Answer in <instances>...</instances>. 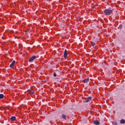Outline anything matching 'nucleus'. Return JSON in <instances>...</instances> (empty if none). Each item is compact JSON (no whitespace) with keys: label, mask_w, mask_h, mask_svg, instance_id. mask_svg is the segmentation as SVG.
<instances>
[{"label":"nucleus","mask_w":125,"mask_h":125,"mask_svg":"<svg viewBox=\"0 0 125 125\" xmlns=\"http://www.w3.org/2000/svg\"><path fill=\"white\" fill-rule=\"evenodd\" d=\"M113 12V11L111 9H106L104 10V15H110Z\"/></svg>","instance_id":"f257e3e1"},{"label":"nucleus","mask_w":125,"mask_h":125,"mask_svg":"<svg viewBox=\"0 0 125 125\" xmlns=\"http://www.w3.org/2000/svg\"><path fill=\"white\" fill-rule=\"evenodd\" d=\"M36 59H37V57L36 56H32L29 59V62H33V61L36 60Z\"/></svg>","instance_id":"f03ea898"},{"label":"nucleus","mask_w":125,"mask_h":125,"mask_svg":"<svg viewBox=\"0 0 125 125\" xmlns=\"http://www.w3.org/2000/svg\"><path fill=\"white\" fill-rule=\"evenodd\" d=\"M91 97H87L84 101L85 103H88V102H91Z\"/></svg>","instance_id":"7ed1b4c3"},{"label":"nucleus","mask_w":125,"mask_h":125,"mask_svg":"<svg viewBox=\"0 0 125 125\" xmlns=\"http://www.w3.org/2000/svg\"><path fill=\"white\" fill-rule=\"evenodd\" d=\"M67 56H68V51H67V50H65L63 54V57L64 59H67Z\"/></svg>","instance_id":"20e7f679"},{"label":"nucleus","mask_w":125,"mask_h":125,"mask_svg":"<svg viewBox=\"0 0 125 125\" xmlns=\"http://www.w3.org/2000/svg\"><path fill=\"white\" fill-rule=\"evenodd\" d=\"M28 92L31 95H33V94L35 93V91H34V90L33 89H29V90H28Z\"/></svg>","instance_id":"39448f33"},{"label":"nucleus","mask_w":125,"mask_h":125,"mask_svg":"<svg viewBox=\"0 0 125 125\" xmlns=\"http://www.w3.org/2000/svg\"><path fill=\"white\" fill-rule=\"evenodd\" d=\"M88 82H89V79H88V78H87V79L83 80V83H88Z\"/></svg>","instance_id":"423d86ee"},{"label":"nucleus","mask_w":125,"mask_h":125,"mask_svg":"<svg viewBox=\"0 0 125 125\" xmlns=\"http://www.w3.org/2000/svg\"><path fill=\"white\" fill-rule=\"evenodd\" d=\"M15 61H13V62L10 64V67L12 68L14 65H15Z\"/></svg>","instance_id":"0eeeda50"},{"label":"nucleus","mask_w":125,"mask_h":125,"mask_svg":"<svg viewBox=\"0 0 125 125\" xmlns=\"http://www.w3.org/2000/svg\"><path fill=\"white\" fill-rule=\"evenodd\" d=\"M94 124L96 125H100V123H99V122H98V121H97V120L94 121Z\"/></svg>","instance_id":"6e6552de"},{"label":"nucleus","mask_w":125,"mask_h":125,"mask_svg":"<svg viewBox=\"0 0 125 125\" xmlns=\"http://www.w3.org/2000/svg\"><path fill=\"white\" fill-rule=\"evenodd\" d=\"M15 120H16V117H15V116H12L11 117V121L13 122V121H15Z\"/></svg>","instance_id":"1a4fd4ad"},{"label":"nucleus","mask_w":125,"mask_h":125,"mask_svg":"<svg viewBox=\"0 0 125 125\" xmlns=\"http://www.w3.org/2000/svg\"><path fill=\"white\" fill-rule=\"evenodd\" d=\"M125 123V119H122L120 121V124H124Z\"/></svg>","instance_id":"9d476101"},{"label":"nucleus","mask_w":125,"mask_h":125,"mask_svg":"<svg viewBox=\"0 0 125 125\" xmlns=\"http://www.w3.org/2000/svg\"><path fill=\"white\" fill-rule=\"evenodd\" d=\"M4 97V95L2 94H0V99H3V98Z\"/></svg>","instance_id":"9b49d317"},{"label":"nucleus","mask_w":125,"mask_h":125,"mask_svg":"<svg viewBox=\"0 0 125 125\" xmlns=\"http://www.w3.org/2000/svg\"><path fill=\"white\" fill-rule=\"evenodd\" d=\"M62 119H63V120H67L66 119V115H65V114H62Z\"/></svg>","instance_id":"f8f14e48"},{"label":"nucleus","mask_w":125,"mask_h":125,"mask_svg":"<svg viewBox=\"0 0 125 125\" xmlns=\"http://www.w3.org/2000/svg\"><path fill=\"white\" fill-rule=\"evenodd\" d=\"M90 43H91V44L92 46H95V43H94V42H91Z\"/></svg>","instance_id":"ddd939ff"},{"label":"nucleus","mask_w":125,"mask_h":125,"mask_svg":"<svg viewBox=\"0 0 125 125\" xmlns=\"http://www.w3.org/2000/svg\"><path fill=\"white\" fill-rule=\"evenodd\" d=\"M119 28H120V29H122V28H123V25H119Z\"/></svg>","instance_id":"4468645a"},{"label":"nucleus","mask_w":125,"mask_h":125,"mask_svg":"<svg viewBox=\"0 0 125 125\" xmlns=\"http://www.w3.org/2000/svg\"><path fill=\"white\" fill-rule=\"evenodd\" d=\"M56 76H57V75L56 74V73L54 72V77H56Z\"/></svg>","instance_id":"2eb2a0df"},{"label":"nucleus","mask_w":125,"mask_h":125,"mask_svg":"<svg viewBox=\"0 0 125 125\" xmlns=\"http://www.w3.org/2000/svg\"><path fill=\"white\" fill-rule=\"evenodd\" d=\"M114 125H118V124L117 123V122H114Z\"/></svg>","instance_id":"dca6fc26"}]
</instances>
